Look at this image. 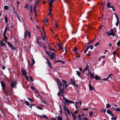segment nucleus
<instances>
[{"mask_svg": "<svg viewBox=\"0 0 120 120\" xmlns=\"http://www.w3.org/2000/svg\"><path fill=\"white\" fill-rule=\"evenodd\" d=\"M57 80L59 90V91L58 92L57 95L59 97L61 96L63 97V99L65 101L64 103L65 104L74 103V102L67 99L65 98L64 96V93H65V90L67 89L69 84H67L66 81L65 80H62V82H61L58 79H57Z\"/></svg>", "mask_w": 120, "mask_h": 120, "instance_id": "nucleus-1", "label": "nucleus"}, {"mask_svg": "<svg viewBox=\"0 0 120 120\" xmlns=\"http://www.w3.org/2000/svg\"><path fill=\"white\" fill-rule=\"evenodd\" d=\"M116 28H114V29H111L109 32H106L108 36L112 35L113 36H115L114 33L116 32Z\"/></svg>", "mask_w": 120, "mask_h": 120, "instance_id": "nucleus-2", "label": "nucleus"}, {"mask_svg": "<svg viewBox=\"0 0 120 120\" xmlns=\"http://www.w3.org/2000/svg\"><path fill=\"white\" fill-rule=\"evenodd\" d=\"M28 35L29 38H30V33L29 32L28 30H26L25 32L24 36L25 38Z\"/></svg>", "mask_w": 120, "mask_h": 120, "instance_id": "nucleus-3", "label": "nucleus"}, {"mask_svg": "<svg viewBox=\"0 0 120 120\" xmlns=\"http://www.w3.org/2000/svg\"><path fill=\"white\" fill-rule=\"evenodd\" d=\"M110 4H111L109 2H108L107 5V7L109 8H112V10L113 11H115V9L114 7L112 6H110Z\"/></svg>", "mask_w": 120, "mask_h": 120, "instance_id": "nucleus-4", "label": "nucleus"}, {"mask_svg": "<svg viewBox=\"0 0 120 120\" xmlns=\"http://www.w3.org/2000/svg\"><path fill=\"white\" fill-rule=\"evenodd\" d=\"M55 55L56 54L55 53H50V56L51 57V59L52 60H53L54 58L55 59Z\"/></svg>", "mask_w": 120, "mask_h": 120, "instance_id": "nucleus-5", "label": "nucleus"}, {"mask_svg": "<svg viewBox=\"0 0 120 120\" xmlns=\"http://www.w3.org/2000/svg\"><path fill=\"white\" fill-rule=\"evenodd\" d=\"M6 34H3V36L4 37V39L3 40V41H4L6 43H7L8 42L7 40L8 39V38L6 36Z\"/></svg>", "mask_w": 120, "mask_h": 120, "instance_id": "nucleus-6", "label": "nucleus"}, {"mask_svg": "<svg viewBox=\"0 0 120 120\" xmlns=\"http://www.w3.org/2000/svg\"><path fill=\"white\" fill-rule=\"evenodd\" d=\"M21 72L22 74L24 76L26 75L27 73L26 70L23 69L22 68Z\"/></svg>", "mask_w": 120, "mask_h": 120, "instance_id": "nucleus-7", "label": "nucleus"}, {"mask_svg": "<svg viewBox=\"0 0 120 120\" xmlns=\"http://www.w3.org/2000/svg\"><path fill=\"white\" fill-rule=\"evenodd\" d=\"M41 38H40L41 41L44 42V41H45V42H46V41L45 40V34H43V35L41 34Z\"/></svg>", "mask_w": 120, "mask_h": 120, "instance_id": "nucleus-8", "label": "nucleus"}, {"mask_svg": "<svg viewBox=\"0 0 120 120\" xmlns=\"http://www.w3.org/2000/svg\"><path fill=\"white\" fill-rule=\"evenodd\" d=\"M1 83L2 87V90H5V84L3 81L1 82Z\"/></svg>", "mask_w": 120, "mask_h": 120, "instance_id": "nucleus-9", "label": "nucleus"}, {"mask_svg": "<svg viewBox=\"0 0 120 120\" xmlns=\"http://www.w3.org/2000/svg\"><path fill=\"white\" fill-rule=\"evenodd\" d=\"M84 69L83 71V73H84L85 71L86 70L89 71V67L88 65H86L85 67L84 68Z\"/></svg>", "mask_w": 120, "mask_h": 120, "instance_id": "nucleus-10", "label": "nucleus"}, {"mask_svg": "<svg viewBox=\"0 0 120 120\" xmlns=\"http://www.w3.org/2000/svg\"><path fill=\"white\" fill-rule=\"evenodd\" d=\"M7 43V44L9 45L10 47L12 49L14 50L15 49V47H13L12 45L11 44L10 42H8Z\"/></svg>", "mask_w": 120, "mask_h": 120, "instance_id": "nucleus-11", "label": "nucleus"}, {"mask_svg": "<svg viewBox=\"0 0 120 120\" xmlns=\"http://www.w3.org/2000/svg\"><path fill=\"white\" fill-rule=\"evenodd\" d=\"M38 116L41 118H45L46 119H48V117L45 115H43L41 116H40L38 115Z\"/></svg>", "mask_w": 120, "mask_h": 120, "instance_id": "nucleus-12", "label": "nucleus"}, {"mask_svg": "<svg viewBox=\"0 0 120 120\" xmlns=\"http://www.w3.org/2000/svg\"><path fill=\"white\" fill-rule=\"evenodd\" d=\"M46 59L47 60V63L48 65L51 69L52 68V67L51 65V63H50L49 60L47 58H46Z\"/></svg>", "mask_w": 120, "mask_h": 120, "instance_id": "nucleus-13", "label": "nucleus"}, {"mask_svg": "<svg viewBox=\"0 0 120 120\" xmlns=\"http://www.w3.org/2000/svg\"><path fill=\"white\" fill-rule=\"evenodd\" d=\"M117 107V106L116 105H114V107L115 108H114L113 107H112V108L113 109H115L116 110L119 111H120V109L119 107H117L116 108V107Z\"/></svg>", "mask_w": 120, "mask_h": 120, "instance_id": "nucleus-14", "label": "nucleus"}, {"mask_svg": "<svg viewBox=\"0 0 120 120\" xmlns=\"http://www.w3.org/2000/svg\"><path fill=\"white\" fill-rule=\"evenodd\" d=\"M4 41H0V46H6V45L3 42Z\"/></svg>", "mask_w": 120, "mask_h": 120, "instance_id": "nucleus-15", "label": "nucleus"}, {"mask_svg": "<svg viewBox=\"0 0 120 120\" xmlns=\"http://www.w3.org/2000/svg\"><path fill=\"white\" fill-rule=\"evenodd\" d=\"M31 88L32 89L33 91L37 94H38V92L37 91V89L34 87L31 86Z\"/></svg>", "mask_w": 120, "mask_h": 120, "instance_id": "nucleus-16", "label": "nucleus"}, {"mask_svg": "<svg viewBox=\"0 0 120 120\" xmlns=\"http://www.w3.org/2000/svg\"><path fill=\"white\" fill-rule=\"evenodd\" d=\"M25 101L26 104L27 106H29L30 108H31L32 107V106L33 105H32L31 104H30L27 101Z\"/></svg>", "mask_w": 120, "mask_h": 120, "instance_id": "nucleus-17", "label": "nucleus"}, {"mask_svg": "<svg viewBox=\"0 0 120 120\" xmlns=\"http://www.w3.org/2000/svg\"><path fill=\"white\" fill-rule=\"evenodd\" d=\"M16 83L15 82H12L11 83V86L12 88H14L15 86Z\"/></svg>", "mask_w": 120, "mask_h": 120, "instance_id": "nucleus-18", "label": "nucleus"}, {"mask_svg": "<svg viewBox=\"0 0 120 120\" xmlns=\"http://www.w3.org/2000/svg\"><path fill=\"white\" fill-rule=\"evenodd\" d=\"M107 112L108 113L110 114V115L113 117V114L112 113L111 111L109 110H108L107 111Z\"/></svg>", "mask_w": 120, "mask_h": 120, "instance_id": "nucleus-19", "label": "nucleus"}, {"mask_svg": "<svg viewBox=\"0 0 120 120\" xmlns=\"http://www.w3.org/2000/svg\"><path fill=\"white\" fill-rule=\"evenodd\" d=\"M64 109L65 110V111H66L67 112L68 114H70V113L69 111V110L67 108V107H66L65 106H64Z\"/></svg>", "mask_w": 120, "mask_h": 120, "instance_id": "nucleus-20", "label": "nucleus"}, {"mask_svg": "<svg viewBox=\"0 0 120 120\" xmlns=\"http://www.w3.org/2000/svg\"><path fill=\"white\" fill-rule=\"evenodd\" d=\"M84 115L83 114H82L81 115H78L79 118L78 119L79 120H81L82 119V118H83V117H82V116Z\"/></svg>", "mask_w": 120, "mask_h": 120, "instance_id": "nucleus-21", "label": "nucleus"}, {"mask_svg": "<svg viewBox=\"0 0 120 120\" xmlns=\"http://www.w3.org/2000/svg\"><path fill=\"white\" fill-rule=\"evenodd\" d=\"M89 86L90 90H91V91H92L94 90V88L92 87L91 86L90 84H89Z\"/></svg>", "mask_w": 120, "mask_h": 120, "instance_id": "nucleus-22", "label": "nucleus"}, {"mask_svg": "<svg viewBox=\"0 0 120 120\" xmlns=\"http://www.w3.org/2000/svg\"><path fill=\"white\" fill-rule=\"evenodd\" d=\"M112 75V74H110V75H108V77H107V78L104 79H103V80H104V81H108L109 78V77L110 76H111Z\"/></svg>", "mask_w": 120, "mask_h": 120, "instance_id": "nucleus-23", "label": "nucleus"}, {"mask_svg": "<svg viewBox=\"0 0 120 120\" xmlns=\"http://www.w3.org/2000/svg\"><path fill=\"white\" fill-rule=\"evenodd\" d=\"M101 77L98 76L97 75H96L95 76V78L96 80H100L101 79Z\"/></svg>", "mask_w": 120, "mask_h": 120, "instance_id": "nucleus-24", "label": "nucleus"}, {"mask_svg": "<svg viewBox=\"0 0 120 120\" xmlns=\"http://www.w3.org/2000/svg\"><path fill=\"white\" fill-rule=\"evenodd\" d=\"M54 0H50L49 3V6H52V3Z\"/></svg>", "mask_w": 120, "mask_h": 120, "instance_id": "nucleus-25", "label": "nucleus"}, {"mask_svg": "<svg viewBox=\"0 0 120 120\" xmlns=\"http://www.w3.org/2000/svg\"><path fill=\"white\" fill-rule=\"evenodd\" d=\"M8 27H7V26H6L5 27V30H4V34H6V32L7 31V30L8 29Z\"/></svg>", "mask_w": 120, "mask_h": 120, "instance_id": "nucleus-26", "label": "nucleus"}, {"mask_svg": "<svg viewBox=\"0 0 120 120\" xmlns=\"http://www.w3.org/2000/svg\"><path fill=\"white\" fill-rule=\"evenodd\" d=\"M116 18L117 19V22L116 23V26H117L119 23V20L118 19V18L117 17V16H116Z\"/></svg>", "mask_w": 120, "mask_h": 120, "instance_id": "nucleus-27", "label": "nucleus"}, {"mask_svg": "<svg viewBox=\"0 0 120 120\" xmlns=\"http://www.w3.org/2000/svg\"><path fill=\"white\" fill-rule=\"evenodd\" d=\"M39 40V38H38V40L37 42V44H38L39 46H42V45L41 43L39 42L38 41Z\"/></svg>", "mask_w": 120, "mask_h": 120, "instance_id": "nucleus-28", "label": "nucleus"}, {"mask_svg": "<svg viewBox=\"0 0 120 120\" xmlns=\"http://www.w3.org/2000/svg\"><path fill=\"white\" fill-rule=\"evenodd\" d=\"M58 46H59V50H61L62 49V47L61 46V45L60 44H58Z\"/></svg>", "mask_w": 120, "mask_h": 120, "instance_id": "nucleus-29", "label": "nucleus"}, {"mask_svg": "<svg viewBox=\"0 0 120 120\" xmlns=\"http://www.w3.org/2000/svg\"><path fill=\"white\" fill-rule=\"evenodd\" d=\"M91 78V79H94L95 77V76H94L92 74H91L90 75Z\"/></svg>", "mask_w": 120, "mask_h": 120, "instance_id": "nucleus-30", "label": "nucleus"}, {"mask_svg": "<svg viewBox=\"0 0 120 120\" xmlns=\"http://www.w3.org/2000/svg\"><path fill=\"white\" fill-rule=\"evenodd\" d=\"M4 9L6 10H7L8 9V7L7 6H5L4 7Z\"/></svg>", "mask_w": 120, "mask_h": 120, "instance_id": "nucleus-31", "label": "nucleus"}, {"mask_svg": "<svg viewBox=\"0 0 120 120\" xmlns=\"http://www.w3.org/2000/svg\"><path fill=\"white\" fill-rule=\"evenodd\" d=\"M57 119L58 120H63L61 117L59 116L58 117H57Z\"/></svg>", "mask_w": 120, "mask_h": 120, "instance_id": "nucleus-32", "label": "nucleus"}, {"mask_svg": "<svg viewBox=\"0 0 120 120\" xmlns=\"http://www.w3.org/2000/svg\"><path fill=\"white\" fill-rule=\"evenodd\" d=\"M5 22L6 23H7L8 22V19L7 16V15H6L5 16Z\"/></svg>", "mask_w": 120, "mask_h": 120, "instance_id": "nucleus-33", "label": "nucleus"}, {"mask_svg": "<svg viewBox=\"0 0 120 120\" xmlns=\"http://www.w3.org/2000/svg\"><path fill=\"white\" fill-rule=\"evenodd\" d=\"M41 0H36V2H35V4H38L39 2Z\"/></svg>", "mask_w": 120, "mask_h": 120, "instance_id": "nucleus-34", "label": "nucleus"}, {"mask_svg": "<svg viewBox=\"0 0 120 120\" xmlns=\"http://www.w3.org/2000/svg\"><path fill=\"white\" fill-rule=\"evenodd\" d=\"M111 107V105L109 104H107L106 105V107L107 109H108L109 108Z\"/></svg>", "mask_w": 120, "mask_h": 120, "instance_id": "nucleus-35", "label": "nucleus"}, {"mask_svg": "<svg viewBox=\"0 0 120 120\" xmlns=\"http://www.w3.org/2000/svg\"><path fill=\"white\" fill-rule=\"evenodd\" d=\"M75 103L77 105H78L80 103V105H81L82 102L81 101H80V102H79V101L77 102H75Z\"/></svg>", "mask_w": 120, "mask_h": 120, "instance_id": "nucleus-36", "label": "nucleus"}, {"mask_svg": "<svg viewBox=\"0 0 120 120\" xmlns=\"http://www.w3.org/2000/svg\"><path fill=\"white\" fill-rule=\"evenodd\" d=\"M93 114V112H91L89 113V116L90 117H92Z\"/></svg>", "mask_w": 120, "mask_h": 120, "instance_id": "nucleus-37", "label": "nucleus"}, {"mask_svg": "<svg viewBox=\"0 0 120 120\" xmlns=\"http://www.w3.org/2000/svg\"><path fill=\"white\" fill-rule=\"evenodd\" d=\"M29 9L30 11L31 12H32V6L31 5L29 7Z\"/></svg>", "mask_w": 120, "mask_h": 120, "instance_id": "nucleus-38", "label": "nucleus"}, {"mask_svg": "<svg viewBox=\"0 0 120 120\" xmlns=\"http://www.w3.org/2000/svg\"><path fill=\"white\" fill-rule=\"evenodd\" d=\"M117 45L118 46H120V40L118 41L117 43Z\"/></svg>", "mask_w": 120, "mask_h": 120, "instance_id": "nucleus-39", "label": "nucleus"}, {"mask_svg": "<svg viewBox=\"0 0 120 120\" xmlns=\"http://www.w3.org/2000/svg\"><path fill=\"white\" fill-rule=\"evenodd\" d=\"M88 47H89V48L90 47V49L91 50H92L93 49V46L92 45H90L89 46H88Z\"/></svg>", "mask_w": 120, "mask_h": 120, "instance_id": "nucleus-40", "label": "nucleus"}, {"mask_svg": "<svg viewBox=\"0 0 120 120\" xmlns=\"http://www.w3.org/2000/svg\"><path fill=\"white\" fill-rule=\"evenodd\" d=\"M49 12H51L52 11V6H49Z\"/></svg>", "mask_w": 120, "mask_h": 120, "instance_id": "nucleus-41", "label": "nucleus"}, {"mask_svg": "<svg viewBox=\"0 0 120 120\" xmlns=\"http://www.w3.org/2000/svg\"><path fill=\"white\" fill-rule=\"evenodd\" d=\"M34 11L35 12V15L36 16V13L37 11L36 10V8H34Z\"/></svg>", "mask_w": 120, "mask_h": 120, "instance_id": "nucleus-42", "label": "nucleus"}, {"mask_svg": "<svg viewBox=\"0 0 120 120\" xmlns=\"http://www.w3.org/2000/svg\"><path fill=\"white\" fill-rule=\"evenodd\" d=\"M76 72H77V74L79 76V75H80L81 74V73L79 71H77Z\"/></svg>", "mask_w": 120, "mask_h": 120, "instance_id": "nucleus-43", "label": "nucleus"}, {"mask_svg": "<svg viewBox=\"0 0 120 120\" xmlns=\"http://www.w3.org/2000/svg\"><path fill=\"white\" fill-rule=\"evenodd\" d=\"M32 63L31 64V65H33L35 63V62L34 61V59H32Z\"/></svg>", "mask_w": 120, "mask_h": 120, "instance_id": "nucleus-44", "label": "nucleus"}, {"mask_svg": "<svg viewBox=\"0 0 120 120\" xmlns=\"http://www.w3.org/2000/svg\"><path fill=\"white\" fill-rule=\"evenodd\" d=\"M111 119L112 120H116V118L115 117H114V116H113H113H112V117L111 118Z\"/></svg>", "mask_w": 120, "mask_h": 120, "instance_id": "nucleus-45", "label": "nucleus"}, {"mask_svg": "<svg viewBox=\"0 0 120 120\" xmlns=\"http://www.w3.org/2000/svg\"><path fill=\"white\" fill-rule=\"evenodd\" d=\"M30 80H31L32 81H33L34 80H33L32 77L31 76H30Z\"/></svg>", "mask_w": 120, "mask_h": 120, "instance_id": "nucleus-46", "label": "nucleus"}, {"mask_svg": "<svg viewBox=\"0 0 120 120\" xmlns=\"http://www.w3.org/2000/svg\"><path fill=\"white\" fill-rule=\"evenodd\" d=\"M77 48L76 47H75L74 48V52H76L77 51Z\"/></svg>", "mask_w": 120, "mask_h": 120, "instance_id": "nucleus-47", "label": "nucleus"}, {"mask_svg": "<svg viewBox=\"0 0 120 120\" xmlns=\"http://www.w3.org/2000/svg\"><path fill=\"white\" fill-rule=\"evenodd\" d=\"M76 114L75 113H72V116L73 117H76L75 115H76Z\"/></svg>", "mask_w": 120, "mask_h": 120, "instance_id": "nucleus-48", "label": "nucleus"}, {"mask_svg": "<svg viewBox=\"0 0 120 120\" xmlns=\"http://www.w3.org/2000/svg\"><path fill=\"white\" fill-rule=\"evenodd\" d=\"M25 76L26 77V80H28V77L26 75H25Z\"/></svg>", "mask_w": 120, "mask_h": 120, "instance_id": "nucleus-49", "label": "nucleus"}, {"mask_svg": "<svg viewBox=\"0 0 120 120\" xmlns=\"http://www.w3.org/2000/svg\"><path fill=\"white\" fill-rule=\"evenodd\" d=\"M41 101L43 103H44V104H46V103H45V101L44 100H41Z\"/></svg>", "mask_w": 120, "mask_h": 120, "instance_id": "nucleus-50", "label": "nucleus"}, {"mask_svg": "<svg viewBox=\"0 0 120 120\" xmlns=\"http://www.w3.org/2000/svg\"><path fill=\"white\" fill-rule=\"evenodd\" d=\"M28 99L30 101H32V102H33V101L30 98H28Z\"/></svg>", "mask_w": 120, "mask_h": 120, "instance_id": "nucleus-51", "label": "nucleus"}, {"mask_svg": "<svg viewBox=\"0 0 120 120\" xmlns=\"http://www.w3.org/2000/svg\"><path fill=\"white\" fill-rule=\"evenodd\" d=\"M46 53L49 56H50V54L49 53V52L48 51H46Z\"/></svg>", "mask_w": 120, "mask_h": 120, "instance_id": "nucleus-52", "label": "nucleus"}, {"mask_svg": "<svg viewBox=\"0 0 120 120\" xmlns=\"http://www.w3.org/2000/svg\"><path fill=\"white\" fill-rule=\"evenodd\" d=\"M99 44V42H97L96 44L95 45V46H97Z\"/></svg>", "mask_w": 120, "mask_h": 120, "instance_id": "nucleus-53", "label": "nucleus"}, {"mask_svg": "<svg viewBox=\"0 0 120 120\" xmlns=\"http://www.w3.org/2000/svg\"><path fill=\"white\" fill-rule=\"evenodd\" d=\"M4 92L5 93V94H8V93L7 91H5V90H3Z\"/></svg>", "mask_w": 120, "mask_h": 120, "instance_id": "nucleus-54", "label": "nucleus"}, {"mask_svg": "<svg viewBox=\"0 0 120 120\" xmlns=\"http://www.w3.org/2000/svg\"><path fill=\"white\" fill-rule=\"evenodd\" d=\"M71 81L72 83H73L74 81V80L73 79H71Z\"/></svg>", "mask_w": 120, "mask_h": 120, "instance_id": "nucleus-55", "label": "nucleus"}, {"mask_svg": "<svg viewBox=\"0 0 120 120\" xmlns=\"http://www.w3.org/2000/svg\"><path fill=\"white\" fill-rule=\"evenodd\" d=\"M83 118H84L83 120H89L86 117H83Z\"/></svg>", "mask_w": 120, "mask_h": 120, "instance_id": "nucleus-56", "label": "nucleus"}, {"mask_svg": "<svg viewBox=\"0 0 120 120\" xmlns=\"http://www.w3.org/2000/svg\"><path fill=\"white\" fill-rule=\"evenodd\" d=\"M105 56H101V58H102L103 59H104L105 58Z\"/></svg>", "mask_w": 120, "mask_h": 120, "instance_id": "nucleus-57", "label": "nucleus"}, {"mask_svg": "<svg viewBox=\"0 0 120 120\" xmlns=\"http://www.w3.org/2000/svg\"><path fill=\"white\" fill-rule=\"evenodd\" d=\"M48 45V46L49 48V49H50V50H54V49H51L50 48V47L49 46V45Z\"/></svg>", "mask_w": 120, "mask_h": 120, "instance_id": "nucleus-58", "label": "nucleus"}, {"mask_svg": "<svg viewBox=\"0 0 120 120\" xmlns=\"http://www.w3.org/2000/svg\"><path fill=\"white\" fill-rule=\"evenodd\" d=\"M37 108L38 109H39L40 110H42V109L39 106Z\"/></svg>", "mask_w": 120, "mask_h": 120, "instance_id": "nucleus-59", "label": "nucleus"}, {"mask_svg": "<svg viewBox=\"0 0 120 120\" xmlns=\"http://www.w3.org/2000/svg\"><path fill=\"white\" fill-rule=\"evenodd\" d=\"M88 71V73H90V75H91V74H92L91 73V71L90 70V69L89 70V71Z\"/></svg>", "mask_w": 120, "mask_h": 120, "instance_id": "nucleus-60", "label": "nucleus"}, {"mask_svg": "<svg viewBox=\"0 0 120 120\" xmlns=\"http://www.w3.org/2000/svg\"><path fill=\"white\" fill-rule=\"evenodd\" d=\"M83 109L84 110H86L87 111L88 110V109L87 108H86L85 109Z\"/></svg>", "mask_w": 120, "mask_h": 120, "instance_id": "nucleus-61", "label": "nucleus"}, {"mask_svg": "<svg viewBox=\"0 0 120 120\" xmlns=\"http://www.w3.org/2000/svg\"><path fill=\"white\" fill-rule=\"evenodd\" d=\"M73 117V120H75L76 118V117Z\"/></svg>", "mask_w": 120, "mask_h": 120, "instance_id": "nucleus-62", "label": "nucleus"}, {"mask_svg": "<svg viewBox=\"0 0 120 120\" xmlns=\"http://www.w3.org/2000/svg\"><path fill=\"white\" fill-rule=\"evenodd\" d=\"M46 23H47L48 22V20L47 18L46 19Z\"/></svg>", "mask_w": 120, "mask_h": 120, "instance_id": "nucleus-63", "label": "nucleus"}, {"mask_svg": "<svg viewBox=\"0 0 120 120\" xmlns=\"http://www.w3.org/2000/svg\"><path fill=\"white\" fill-rule=\"evenodd\" d=\"M55 26L56 28H58V26L57 24L56 23L55 24Z\"/></svg>", "mask_w": 120, "mask_h": 120, "instance_id": "nucleus-64", "label": "nucleus"}]
</instances>
